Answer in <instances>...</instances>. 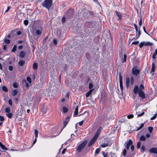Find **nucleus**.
<instances>
[{"label": "nucleus", "instance_id": "nucleus-36", "mask_svg": "<svg viewBox=\"0 0 157 157\" xmlns=\"http://www.w3.org/2000/svg\"><path fill=\"white\" fill-rule=\"evenodd\" d=\"M149 132L150 133H151L153 130V128L152 127H149L148 128Z\"/></svg>", "mask_w": 157, "mask_h": 157}, {"label": "nucleus", "instance_id": "nucleus-14", "mask_svg": "<svg viewBox=\"0 0 157 157\" xmlns=\"http://www.w3.org/2000/svg\"><path fill=\"white\" fill-rule=\"evenodd\" d=\"M0 146L3 150H7V148L0 142Z\"/></svg>", "mask_w": 157, "mask_h": 157}, {"label": "nucleus", "instance_id": "nucleus-6", "mask_svg": "<svg viewBox=\"0 0 157 157\" xmlns=\"http://www.w3.org/2000/svg\"><path fill=\"white\" fill-rule=\"evenodd\" d=\"M149 151L150 153L157 154V148L155 147L149 149Z\"/></svg>", "mask_w": 157, "mask_h": 157}, {"label": "nucleus", "instance_id": "nucleus-55", "mask_svg": "<svg viewBox=\"0 0 157 157\" xmlns=\"http://www.w3.org/2000/svg\"><path fill=\"white\" fill-rule=\"evenodd\" d=\"M4 120V118L2 116H0V121H3Z\"/></svg>", "mask_w": 157, "mask_h": 157}, {"label": "nucleus", "instance_id": "nucleus-7", "mask_svg": "<svg viewBox=\"0 0 157 157\" xmlns=\"http://www.w3.org/2000/svg\"><path fill=\"white\" fill-rule=\"evenodd\" d=\"M111 145V143L110 142H109L107 143H102L101 144V147H106L108 146H110Z\"/></svg>", "mask_w": 157, "mask_h": 157}, {"label": "nucleus", "instance_id": "nucleus-30", "mask_svg": "<svg viewBox=\"0 0 157 157\" xmlns=\"http://www.w3.org/2000/svg\"><path fill=\"white\" fill-rule=\"evenodd\" d=\"M34 133H35V137L36 138H37L38 137V132L37 130H35L34 131Z\"/></svg>", "mask_w": 157, "mask_h": 157}, {"label": "nucleus", "instance_id": "nucleus-18", "mask_svg": "<svg viewBox=\"0 0 157 157\" xmlns=\"http://www.w3.org/2000/svg\"><path fill=\"white\" fill-rule=\"evenodd\" d=\"M17 93V90L16 89L14 90L12 92V95L13 96H15Z\"/></svg>", "mask_w": 157, "mask_h": 157}, {"label": "nucleus", "instance_id": "nucleus-35", "mask_svg": "<svg viewBox=\"0 0 157 157\" xmlns=\"http://www.w3.org/2000/svg\"><path fill=\"white\" fill-rule=\"evenodd\" d=\"M27 80L29 83H31V80L30 77H27Z\"/></svg>", "mask_w": 157, "mask_h": 157}, {"label": "nucleus", "instance_id": "nucleus-1", "mask_svg": "<svg viewBox=\"0 0 157 157\" xmlns=\"http://www.w3.org/2000/svg\"><path fill=\"white\" fill-rule=\"evenodd\" d=\"M139 87L136 85L134 87L133 89V92L134 93L136 94L138 93L139 96L142 99H143L145 98V95L144 93L142 90H138Z\"/></svg>", "mask_w": 157, "mask_h": 157}, {"label": "nucleus", "instance_id": "nucleus-32", "mask_svg": "<svg viewBox=\"0 0 157 157\" xmlns=\"http://www.w3.org/2000/svg\"><path fill=\"white\" fill-rule=\"evenodd\" d=\"M144 125V124L143 123H142L140 126L139 127L137 128L136 131H138L139 130H140V129H141L143 126Z\"/></svg>", "mask_w": 157, "mask_h": 157}, {"label": "nucleus", "instance_id": "nucleus-49", "mask_svg": "<svg viewBox=\"0 0 157 157\" xmlns=\"http://www.w3.org/2000/svg\"><path fill=\"white\" fill-rule=\"evenodd\" d=\"M10 42V40L8 39H5L4 40V42L7 44H8Z\"/></svg>", "mask_w": 157, "mask_h": 157}, {"label": "nucleus", "instance_id": "nucleus-53", "mask_svg": "<svg viewBox=\"0 0 157 157\" xmlns=\"http://www.w3.org/2000/svg\"><path fill=\"white\" fill-rule=\"evenodd\" d=\"M142 17H140V22H139V25H140V26L141 25H142Z\"/></svg>", "mask_w": 157, "mask_h": 157}, {"label": "nucleus", "instance_id": "nucleus-16", "mask_svg": "<svg viewBox=\"0 0 157 157\" xmlns=\"http://www.w3.org/2000/svg\"><path fill=\"white\" fill-rule=\"evenodd\" d=\"M144 45L145 46L152 45L153 44L152 43L149 42H144Z\"/></svg>", "mask_w": 157, "mask_h": 157}, {"label": "nucleus", "instance_id": "nucleus-54", "mask_svg": "<svg viewBox=\"0 0 157 157\" xmlns=\"http://www.w3.org/2000/svg\"><path fill=\"white\" fill-rule=\"evenodd\" d=\"M155 69H151L150 71V73L152 74V75H154V72H155Z\"/></svg>", "mask_w": 157, "mask_h": 157}, {"label": "nucleus", "instance_id": "nucleus-27", "mask_svg": "<svg viewBox=\"0 0 157 157\" xmlns=\"http://www.w3.org/2000/svg\"><path fill=\"white\" fill-rule=\"evenodd\" d=\"M63 110L64 113H66L68 111V109L65 107H63Z\"/></svg>", "mask_w": 157, "mask_h": 157}, {"label": "nucleus", "instance_id": "nucleus-15", "mask_svg": "<svg viewBox=\"0 0 157 157\" xmlns=\"http://www.w3.org/2000/svg\"><path fill=\"white\" fill-rule=\"evenodd\" d=\"M78 106H77L75 109L73 116L74 117V116H75L77 115L78 114Z\"/></svg>", "mask_w": 157, "mask_h": 157}, {"label": "nucleus", "instance_id": "nucleus-19", "mask_svg": "<svg viewBox=\"0 0 157 157\" xmlns=\"http://www.w3.org/2000/svg\"><path fill=\"white\" fill-rule=\"evenodd\" d=\"M115 13L116 14L117 16L119 18H121V14L120 13L117 11H116Z\"/></svg>", "mask_w": 157, "mask_h": 157}, {"label": "nucleus", "instance_id": "nucleus-23", "mask_svg": "<svg viewBox=\"0 0 157 157\" xmlns=\"http://www.w3.org/2000/svg\"><path fill=\"white\" fill-rule=\"evenodd\" d=\"M140 141H144L146 140V138L144 136H142L140 139Z\"/></svg>", "mask_w": 157, "mask_h": 157}, {"label": "nucleus", "instance_id": "nucleus-63", "mask_svg": "<svg viewBox=\"0 0 157 157\" xmlns=\"http://www.w3.org/2000/svg\"><path fill=\"white\" fill-rule=\"evenodd\" d=\"M17 35L18 36H19L21 34V32L20 31H18L17 33Z\"/></svg>", "mask_w": 157, "mask_h": 157}, {"label": "nucleus", "instance_id": "nucleus-52", "mask_svg": "<svg viewBox=\"0 0 157 157\" xmlns=\"http://www.w3.org/2000/svg\"><path fill=\"white\" fill-rule=\"evenodd\" d=\"M65 20H66L65 17H63L62 18V22L63 23H65Z\"/></svg>", "mask_w": 157, "mask_h": 157}, {"label": "nucleus", "instance_id": "nucleus-39", "mask_svg": "<svg viewBox=\"0 0 157 157\" xmlns=\"http://www.w3.org/2000/svg\"><path fill=\"white\" fill-rule=\"evenodd\" d=\"M134 117V115L133 114H130L127 117L128 119H131L133 118Z\"/></svg>", "mask_w": 157, "mask_h": 157}, {"label": "nucleus", "instance_id": "nucleus-48", "mask_svg": "<svg viewBox=\"0 0 157 157\" xmlns=\"http://www.w3.org/2000/svg\"><path fill=\"white\" fill-rule=\"evenodd\" d=\"M126 57H127V56L125 54H124V59L122 60V62H125L126 61Z\"/></svg>", "mask_w": 157, "mask_h": 157}, {"label": "nucleus", "instance_id": "nucleus-50", "mask_svg": "<svg viewBox=\"0 0 157 157\" xmlns=\"http://www.w3.org/2000/svg\"><path fill=\"white\" fill-rule=\"evenodd\" d=\"M24 24L25 25H27L28 24V21L27 20H25L24 21Z\"/></svg>", "mask_w": 157, "mask_h": 157}, {"label": "nucleus", "instance_id": "nucleus-57", "mask_svg": "<svg viewBox=\"0 0 157 157\" xmlns=\"http://www.w3.org/2000/svg\"><path fill=\"white\" fill-rule=\"evenodd\" d=\"M9 104L10 105H12V101L11 100V99H10L9 100Z\"/></svg>", "mask_w": 157, "mask_h": 157}, {"label": "nucleus", "instance_id": "nucleus-20", "mask_svg": "<svg viewBox=\"0 0 157 157\" xmlns=\"http://www.w3.org/2000/svg\"><path fill=\"white\" fill-rule=\"evenodd\" d=\"M25 62L23 60L20 61L18 63L20 66H22L25 64Z\"/></svg>", "mask_w": 157, "mask_h": 157}, {"label": "nucleus", "instance_id": "nucleus-56", "mask_svg": "<svg viewBox=\"0 0 157 157\" xmlns=\"http://www.w3.org/2000/svg\"><path fill=\"white\" fill-rule=\"evenodd\" d=\"M139 43V41H135V42H133L132 43V44H138Z\"/></svg>", "mask_w": 157, "mask_h": 157}, {"label": "nucleus", "instance_id": "nucleus-43", "mask_svg": "<svg viewBox=\"0 0 157 157\" xmlns=\"http://www.w3.org/2000/svg\"><path fill=\"white\" fill-rule=\"evenodd\" d=\"M13 86L15 88H17L18 87V85L16 83H14L13 84Z\"/></svg>", "mask_w": 157, "mask_h": 157}, {"label": "nucleus", "instance_id": "nucleus-29", "mask_svg": "<svg viewBox=\"0 0 157 157\" xmlns=\"http://www.w3.org/2000/svg\"><path fill=\"white\" fill-rule=\"evenodd\" d=\"M33 67L34 69H37V64L36 63H34L33 64Z\"/></svg>", "mask_w": 157, "mask_h": 157}, {"label": "nucleus", "instance_id": "nucleus-47", "mask_svg": "<svg viewBox=\"0 0 157 157\" xmlns=\"http://www.w3.org/2000/svg\"><path fill=\"white\" fill-rule=\"evenodd\" d=\"M144 42H142L140 43L139 44V46L140 48H142L144 45Z\"/></svg>", "mask_w": 157, "mask_h": 157}, {"label": "nucleus", "instance_id": "nucleus-28", "mask_svg": "<svg viewBox=\"0 0 157 157\" xmlns=\"http://www.w3.org/2000/svg\"><path fill=\"white\" fill-rule=\"evenodd\" d=\"M100 148H98L96 150L95 152V154H98L99 153V152H100Z\"/></svg>", "mask_w": 157, "mask_h": 157}, {"label": "nucleus", "instance_id": "nucleus-59", "mask_svg": "<svg viewBox=\"0 0 157 157\" xmlns=\"http://www.w3.org/2000/svg\"><path fill=\"white\" fill-rule=\"evenodd\" d=\"M131 149L132 151H133L134 149V146L133 145H132L131 147Z\"/></svg>", "mask_w": 157, "mask_h": 157}, {"label": "nucleus", "instance_id": "nucleus-42", "mask_svg": "<svg viewBox=\"0 0 157 157\" xmlns=\"http://www.w3.org/2000/svg\"><path fill=\"white\" fill-rule=\"evenodd\" d=\"M16 45H14L13 47V49L12 50V52H14L16 50Z\"/></svg>", "mask_w": 157, "mask_h": 157}, {"label": "nucleus", "instance_id": "nucleus-51", "mask_svg": "<svg viewBox=\"0 0 157 157\" xmlns=\"http://www.w3.org/2000/svg\"><path fill=\"white\" fill-rule=\"evenodd\" d=\"M144 113V112H143L140 114H138L137 117L141 116H143Z\"/></svg>", "mask_w": 157, "mask_h": 157}, {"label": "nucleus", "instance_id": "nucleus-10", "mask_svg": "<svg viewBox=\"0 0 157 157\" xmlns=\"http://www.w3.org/2000/svg\"><path fill=\"white\" fill-rule=\"evenodd\" d=\"M23 86L28 88L29 86V84L25 80H23L22 81Z\"/></svg>", "mask_w": 157, "mask_h": 157}, {"label": "nucleus", "instance_id": "nucleus-64", "mask_svg": "<svg viewBox=\"0 0 157 157\" xmlns=\"http://www.w3.org/2000/svg\"><path fill=\"white\" fill-rule=\"evenodd\" d=\"M150 136V135L149 134H147L146 135V137L147 138H149Z\"/></svg>", "mask_w": 157, "mask_h": 157}, {"label": "nucleus", "instance_id": "nucleus-25", "mask_svg": "<svg viewBox=\"0 0 157 157\" xmlns=\"http://www.w3.org/2000/svg\"><path fill=\"white\" fill-rule=\"evenodd\" d=\"M10 111V109L9 107H7L5 109V112L7 113H9Z\"/></svg>", "mask_w": 157, "mask_h": 157}, {"label": "nucleus", "instance_id": "nucleus-17", "mask_svg": "<svg viewBox=\"0 0 157 157\" xmlns=\"http://www.w3.org/2000/svg\"><path fill=\"white\" fill-rule=\"evenodd\" d=\"M25 54V52L24 51H21L20 52V56L22 58L24 57Z\"/></svg>", "mask_w": 157, "mask_h": 157}, {"label": "nucleus", "instance_id": "nucleus-61", "mask_svg": "<svg viewBox=\"0 0 157 157\" xmlns=\"http://www.w3.org/2000/svg\"><path fill=\"white\" fill-rule=\"evenodd\" d=\"M134 26L135 28V29H136V31L137 32L138 31V28H137V25L136 24H135L134 25Z\"/></svg>", "mask_w": 157, "mask_h": 157}, {"label": "nucleus", "instance_id": "nucleus-41", "mask_svg": "<svg viewBox=\"0 0 157 157\" xmlns=\"http://www.w3.org/2000/svg\"><path fill=\"white\" fill-rule=\"evenodd\" d=\"M93 87V85L92 83H90L89 84V88L90 89H91Z\"/></svg>", "mask_w": 157, "mask_h": 157}, {"label": "nucleus", "instance_id": "nucleus-9", "mask_svg": "<svg viewBox=\"0 0 157 157\" xmlns=\"http://www.w3.org/2000/svg\"><path fill=\"white\" fill-rule=\"evenodd\" d=\"M69 117H68L66 118L65 120L63 122L64 125L63 128H64L67 124L69 121Z\"/></svg>", "mask_w": 157, "mask_h": 157}, {"label": "nucleus", "instance_id": "nucleus-2", "mask_svg": "<svg viewBox=\"0 0 157 157\" xmlns=\"http://www.w3.org/2000/svg\"><path fill=\"white\" fill-rule=\"evenodd\" d=\"M52 4V0H45L43 3L42 6L45 8L49 9Z\"/></svg>", "mask_w": 157, "mask_h": 157}, {"label": "nucleus", "instance_id": "nucleus-31", "mask_svg": "<svg viewBox=\"0 0 157 157\" xmlns=\"http://www.w3.org/2000/svg\"><path fill=\"white\" fill-rule=\"evenodd\" d=\"M13 114L12 113H10L6 114V116L9 118H11L12 117Z\"/></svg>", "mask_w": 157, "mask_h": 157}, {"label": "nucleus", "instance_id": "nucleus-26", "mask_svg": "<svg viewBox=\"0 0 157 157\" xmlns=\"http://www.w3.org/2000/svg\"><path fill=\"white\" fill-rule=\"evenodd\" d=\"M141 151L144 152L145 151V147L144 145H143L141 147Z\"/></svg>", "mask_w": 157, "mask_h": 157}, {"label": "nucleus", "instance_id": "nucleus-58", "mask_svg": "<svg viewBox=\"0 0 157 157\" xmlns=\"http://www.w3.org/2000/svg\"><path fill=\"white\" fill-rule=\"evenodd\" d=\"M53 43H54V44L55 45H56L57 44V41L55 39H54L53 40Z\"/></svg>", "mask_w": 157, "mask_h": 157}, {"label": "nucleus", "instance_id": "nucleus-40", "mask_svg": "<svg viewBox=\"0 0 157 157\" xmlns=\"http://www.w3.org/2000/svg\"><path fill=\"white\" fill-rule=\"evenodd\" d=\"M141 145V143L140 141H139L137 144V145H136V147L137 148H139L140 147Z\"/></svg>", "mask_w": 157, "mask_h": 157}, {"label": "nucleus", "instance_id": "nucleus-22", "mask_svg": "<svg viewBox=\"0 0 157 157\" xmlns=\"http://www.w3.org/2000/svg\"><path fill=\"white\" fill-rule=\"evenodd\" d=\"M41 110L44 113H45L46 112V109L44 106H41Z\"/></svg>", "mask_w": 157, "mask_h": 157}, {"label": "nucleus", "instance_id": "nucleus-33", "mask_svg": "<svg viewBox=\"0 0 157 157\" xmlns=\"http://www.w3.org/2000/svg\"><path fill=\"white\" fill-rule=\"evenodd\" d=\"M119 82H122V77L121 73H119Z\"/></svg>", "mask_w": 157, "mask_h": 157}, {"label": "nucleus", "instance_id": "nucleus-13", "mask_svg": "<svg viewBox=\"0 0 157 157\" xmlns=\"http://www.w3.org/2000/svg\"><path fill=\"white\" fill-rule=\"evenodd\" d=\"M130 82V79L129 78L127 77L126 79V85L127 87H128Z\"/></svg>", "mask_w": 157, "mask_h": 157}, {"label": "nucleus", "instance_id": "nucleus-46", "mask_svg": "<svg viewBox=\"0 0 157 157\" xmlns=\"http://www.w3.org/2000/svg\"><path fill=\"white\" fill-rule=\"evenodd\" d=\"M102 154L103 155L104 157H106L108 155V154L105 152L104 151L102 152Z\"/></svg>", "mask_w": 157, "mask_h": 157}, {"label": "nucleus", "instance_id": "nucleus-44", "mask_svg": "<svg viewBox=\"0 0 157 157\" xmlns=\"http://www.w3.org/2000/svg\"><path fill=\"white\" fill-rule=\"evenodd\" d=\"M134 82V79L133 77H132L131 78L130 82L131 85L133 84Z\"/></svg>", "mask_w": 157, "mask_h": 157}, {"label": "nucleus", "instance_id": "nucleus-11", "mask_svg": "<svg viewBox=\"0 0 157 157\" xmlns=\"http://www.w3.org/2000/svg\"><path fill=\"white\" fill-rule=\"evenodd\" d=\"M139 72V71L138 69H132V73L134 75H137Z\"/></svg>", "mask_w": 157, "mask_h": 157}, {"label": "nucleus", "instance_id": "nucleus-24", "mask_svg": "<svg viewBox=\"0 0 157 157\" xmlns=\"http://www.w3.org/2000/svg\"><path fill=\"white\" fill-rule=\"evenodd\" d=\"M2 90L5 92H7L8 91L7 88L5 86H3L2 87Z\"/></svg>", "mask_w": 157, "mask_h": 157}, {"label": "nucleus", "instance_id": "nucleus-38", "mask_svg": "<svg viewBox=\"0 0 157 157\" xmlns=\"http://www.w3.org/2000/svg\"><path fill=\"white\" fill-rule=\"evenodd\" d=\"M119 82L121 89V90H123V82Z\"/></svg>", "mask_w": 157, "mask_h": 157}, {"label": "nucleus", "instance_id": "nucleus-45", "mask_svg": "<svg viewBox=\"0 0 157 157\" xmlns=\"http://www.w3.org/2000/svg\"><path fill=\"white\" fill-rule=\"evenodd\" d=\"M157 115V113H155V115L153 117H152L151 118V120H154V119H155Z\"/></svg>", "mask_w": 157, "mask_h": 157}, {"label": "nucleus", "instance_id": "nucleus-3", "mask_svg": "<svg viewBox=\"0 0 157 157\" xmlns=\"http://www.w3.org/2000/svg\"><path fill=\"white\" fill-rule=\"evenodd\" d=\"M87 143V141L85 140L82 143L80 144H79L77 147L76 150L78 152H80L85 147Z\"/></svg>", "mask_w": 157, "mask_h": 157}, {"label": "nucleus", "instance_id": "nucleus-12", "mask_svg": "<svg viewBox=\"0 0 157 157\" xmlns=\"http://www.w3.org/2000/svg\"><path fill=\"white\" fill-rule=\"evenodd\" d=\"M94 90V89H91L90 90H89L86 93V97H88L90 95V94H91L92 93V92Z\"/></svg>", "mask_w": 157, "mask_h": 157}, {"label": "nucleus", "instance_id": "nucleus-8", "mask_svg": "<svg viewBox=\"0 0 157 157\" xmlns=\"http://www.w3.org/2000/svg\"><path fill=\"white\" fill-rule=\"evenodd\" d=\"M101 130V127H100L97 130V132L95 134V136H94L97 138L98 136L100 135Z\"/></svg>", "mask_w": 157, "mask_h": 157}, {"label": "nucleus", "instance_id": "nucleus-21", "mask_svg": "<svg viewBox=\"0 0 157 157\" xmlns=\"http://www.w3.org/2000/svg\"><path fill=\"white\" fill-rule=\"evenodd\" d=\"M144 86L143 85L141 84L139 87V88L138 90H144Z\"/></svg>", "mask_w": 157, "mask_h": 157}, {"label": "nucleus", "instance_id": "nucleus-4", "mask_svg": "<svg viewBox=\"0 0 157 157\" xmlns=\"http://www.w3.org/2000/svg\"><path fill=\"white\" fill-rule=\"evenodd\" d=\"M132 141L131 140H127L124 144V146L126 147V149L128 150L130 146L132 145Z\"/></svg>", "mask_w": 157, "mask_h": 157}, {"label": "nucleus", "instance_id": "nucleus-60", "mask_svg": "<svg viewBox=\"0 0 157 157\" xmlns=\"http://www.w3.org/2000/svg\"><path fill=\"white\" fill-rule=\"evenodd\" d=\"M83 120H82L79 122V124L80 126H81L83 124Z\"/></svg>", "mask_w": 157, "mask_h": 157}, {"label": "nucleus", "instance_id": "nucleus-5", "mask_svg": "<svg viewBox=\"0 0 157 157\" xmlns=\"http://www.w3.org/2000/svg\"><path fill=\"white\" fill-rule=\"evenodd\" d=\"M97 139V138L94 136L90 142L89 143L88 145V147L90 146L94 143V142Z\"/></svg>", "mask_w": 157, "mask_h": 157}, {"label": "nucleus", "instance_id": "nucleus-34", "mask_svg": "<svg viewBox=\"0 0 157 157\" xmlns=\"http://www.w3.org/2000/svg\"><path fill=\"white\" fill-rule=\"evenodd\" d=\"M36 33L38 35H40L41 33V32L40 30L38 29L36 30Z\"/></svg>", "mask_w": 157, "mask_h": 157}, {"label": "nucleus", "instance_id": "nucleus-62", "mask_svg": "<svg viewBox=\"0 0 157 157\" xmlns=\"http://www.w3.org/2000/svg\"><path fill=\"white\" fill-rule=\"evenodd\" d=\"M66 149H63V151H62V154H65V151H66Z\"/></svg>", "mask_w": 157, "mask_h": 157}, {"label": "nucleus", "instance_id": "nucleus-37", "mask_svg": "<svg viewBox=\"0 0 157 157\" xmlns=\"http://www.w3.org/2000/svg\"><path fill=\"white\" fill-rule=\"evenodd\" d=\"M126 153H127V151H126V149H124V150H123V151L122 153V155L124 156H125L126 155Z\"/></svg>", "mask_w": 157, "mask_h": 157}]
</instances>
